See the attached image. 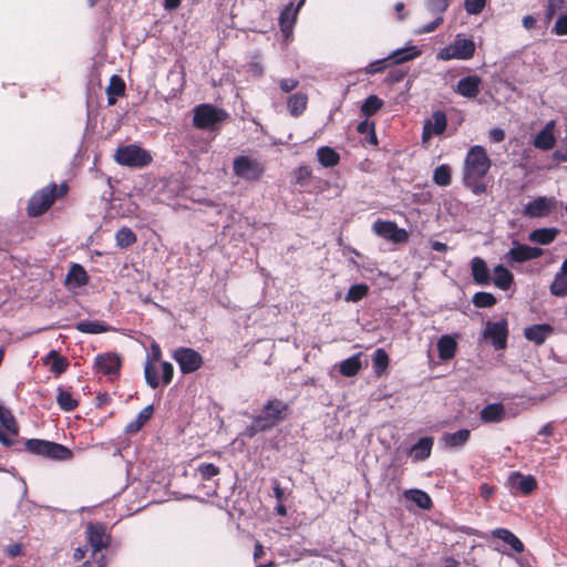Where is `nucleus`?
I'll return each mask as SVG.
<instances>
[{
  "label": "nucleus",
  "mask_w": 567,
  "mask_h": 567,
  "mask_svg": "<svg viewBox=\"0 0 567 567\" xmlns=\"http://www.w3.org/2000/svg\"><path fill=\"white\" fill-rule=\"evenodd\" d=\"M492 166V161L486 150L481 145L472 146L464 159L463 184L470 188L473 194L482 195L487 192V185L484 177Z\"/></svg>",
  "instance_id": "f257e3e1"
},
{
  "label": "nucleus",
  "mask_w": 567,
  "mask_h": 567,
  "mask_svg": "<svg viewBox=\"0 0 567 567\" xmlns=\"http://www.w3.org/2000/svg\"><path fill=\"white\" fill-rule=\"evenodd\" d=\"M288 411V404L281 400H268L262 406L260 414L255 416L251 424L246 429L247 436L252 437L258 432H265L272 429L287 417Z\"/></svg>",
  "instance_id": "f03ea898"
},
{
  "label": "nucleus",
  "mask_w": 567,
  "mask_h": 567,
  "mask_svg": "<svg viewBox=\"0 0 567 567\" xmlns=\"http://www.w3.org/2000/svg\"><path fill=\"white\" fill-rule=\"evenodd\" d=\"M69 186L62 183L58 186L54 182L35 192L27 205L29 217H40L44 215L55 203L56 199L66 195Z\"/></svg>",
  "instance_id": "7ed1b4c3"
},
{
  "label": "nucleus",
  "mask_w": 567,
  "mask_h": 567,
  "mask_svg": "<svg viewBox=\"0 0 567 567\" xmlns=\"http://www.w3.org/2000/svg\"><path fill=\"white\" fill-rule=\"evenodd\" d=\"M193 113L194 127L209 131L216 130L228 116L225 110L206 103L195 106Z\"/></svg>",
  "instance_id": "20e7f679"
},
{
  "label": "nucleus",
  "mask_w": 567,
  "mask_h": 567,
  "mask_svg": "<svg viewBox=\"0 0 567 567\" xmlns=\"http://www.w3.org/2000/svg\"><path fill=\"white\" fill-rule=\"evenodd\" d=\"M420 54L421 51L416 47L399 49L386 58L369 63L362 71L369 75L381 73L391 66L411 61Z\"/></svg>",
  "instance_id": "39448f33"
},
{
  "label": "nucleus",
  "mask_w": 567,
  "mask_h": 567,
  "mask_svg": "<svg viewBox=\"0 0 567 567\" xmlns=\"http://www.w3.org/2000/svg\"><path fill=\"white\" fill-rule=\"evenodd\" d=\"M144 370L147 384L155 389L161 382L168 384L172 381L174 368L161 357H148Z\"/></svg>",
  "instance_id": "423d86ee"
},
{
  "label": "nucleus",
  "mask_w": 567,
  "mask_h": 567,
  "mask_svg": "<svg viewBox=\"0 0 567 567\" xmlns=\"http://www.w3.org/2000/svg\"><path fill=\"white\" fill-rule=\"evenodd\" d=\"M114 159L117 164L127 167H145L152 163L151 154L144 148L131 144L116 150Z\"/></svg>",
  "instance_id": "0eeeda50"
},
{
  "label": "nucleus",
  "mask_w": 567,
  "mask_h": 567,
  "mask_svg": "<svg viewBox=\"0 0 567 567\" xmlns=\"http://www.w3.org/2000/svg\"><path fill=\"white\" fill-rule=\"evenodd\" d=\"M25 449L33 454L52 460L64 461L72 457V452L68 447L51 441L31 439L25 442Z\"/></svg>",
  "instance_id": "6e6552de"
},
{
  "label": "nucleus",
  "mask_w": 567,
  "mask_h": 567,
  "mask_svg": "<svg viewBox=\"0 0 567 567\" xmlns=\"http://www.w3.org/2000/svg\"><path fill=\"white\" fill-rule=\"evenodd\" d=\"M475 43L472 39L461 38L460 34L456 35L455 40L440 50L437 53V59L443 61L449 60H470L475 54Z\"/></svg>",
  "instance_id": "1a4fd4ad"
},
{
  "label": "nucleus",
  "mask_w": 567,
  "mask_h": 567,
  "mask_svg": "<svg viewBox=\"0 0 567 567\" xmlns=\"http://www.w3.org/2000/svg\"><path fill=\"white\" fill-rule=\"evenodd\" d=\"M233 172L247 182H257L265 174V165L249 156L240 155L233 162Z\"/></svg>",
  "instance_id": "9d476101"
},
{
  "label": "nucleus",
  "mask_w": 567,
  "mask_h": 567,
  "mask_svg": "<svg viewBox=\"0 0 567 567\" xmlns=\"http://www.w3.org/2000/svg\"><path fill=\"white\" fill-rule=\"evenodd\" d=\"M557 206L558 200L555 197L538 196L525 205L523 214L529 218L547 217L557 209Z\"/></svg>",
  "instance_id": "9b49d317"
},
{
  "label": "nucleus",
  "mask_w": 567,
  "mask_h": 567,
  "mask_svg": "<svg viewBox=\"0 0 567 567\" xmlns=\"http://www.w3.org/2000/svg\"><path fill=\"white\" fill-rule=\"evenodd\" d=\"M373 231L381 238L394 244L404 243L409 236L405 229L399 228L395 221L378 219L372 225Z\"/></svg>",
  "instance_id": "f8f14e48"
},
{
  "label": "nucleus",
  "mask_w": 567,
  "mask_h": 567,
  "mask_svg": "<svg viewBox=\"0 0 567 567\" xmlns=\"http://www.w3.org/2000/svg\"><path fill=\"white\" fill-rule=\"evenodd\" d=\"M508 328L507 320L502 319L497 322L488 321L484 330V338L488 340L495 350H504L507 344Z\"/></svg>",
  "instance_id": "ddd939ff"
},
{
  "label": "nucleus",
  "mask_w": 567,
  "mask_h": 567,
  "mask_svg": "<svg viewBox=\"0 0 567 567\" xmlns=\"http://www.w3.org/2000/svg\"><path fill=\"white\" fill-rule=\"evenodd\" d=\"M85 534L94 553L106 548L111 543V536L103 524L87 523L85 526Z\"/></svg>",
  "instance_id": "4468645a"
},
{
  "label": "nucleus",
  "mask_w": 567,
  "mask_h": 567,
  "mask_svg": "<svg viewBox=\"0 0 567 567\" xmlns=\"http://www.w3.org/2000/svg\"><path fill=\"white\" fill-rule=\"evenodd\" d=\"M544 254V250L538 247H530L524 244H517L505 254L507 262H525L539 258Z\"/></svg>",
  "instance_id": "2eb2a0df"
},
{
  "label": "nucleus",
  "mask_w": 567,
  "mask_h": 567,
  "mask_svg": "<svg viewBox=\"0 0 567 567\" xmlns=\"http://www.w3.org/2000/svg\"><path fill=\"white\" fill-rule=\"evenodd\" d=\"M306 0H299L296 6L292 2L287 4L279 14V27L282 34L288 38L292 34L297 22V16Z\"/></svg>",
  "instance_id": "dca6fc26"
},
{
  "label": "nucleus",
  "mask_w": 567,
  "mask_h": 567,
  "mask_svg": "<svg viewBox=\"0 0 567 567\" xmlns=\"http://www.w3.org/2000/svg\"><path fill=\"white\" fill-rule=\"evenodd\" d=\"M0 422L4 427L6 432L0 430V442L10 446L14 442V437L18 435V426L11 412L0 404Z\"/></svg>",
  "instance_id": "f3484780"
},
{
  "label": "nucleus",
  "mask_w": 567,
  "mask_h": 567,
  "mask_svg": "<svg viewBox=\"0 0 567 567\" xmlns=\"http://www.w3.org/2000/svg\"><path fill=\"white\" fill-rule=\"evenodd\" d=\"M447 126V117L443 111H435L432 117L425 121L422 132V141H429L432 135H441Z\"/></svg>",
  "instance_id": "a211bd4d"
},
{
  "label": "nucleus",
  "mask_w": 567,
  "mask_h": 567,
  "mask_svg": "<svg viewBox=\"0 0 567 567\" xmlns=\"http://www.w3.org/2000/svg\"><path fill=\"white\" fill-rule=\"evenodd\" d=\"M482 79L476 75H466L456 84L455 93L466 99H476L481 93Z\"/></svg>",
  "instance_id": "6ab92c4d"
},
{
  "label": "nucleus",
  "mask_w": 567,
  "mask_h": 567,
  "mask_svg": "<svg viewBox=\"0 0 567 567\" xmlns=\"http://www.w3.org/2000/svg\"><path fill=\"white\" fill-rule=\"evenodd\" d=\"M508 485L512 492L529 494L536 488V481L533 476H525L520 473H513L508 477Z\"/></svg>",
  "instance_id": "aec40b11"
},
{
  "label": "nucleus",
  "mask_w": 567,
  "mask_h": 567,
  "mask_svg": "<svg viewBox=\"0 0 567 567\" xmlns=\"http://www.w3.org/2000/svg\"><path fill=\"white\" fill-rule=\"evenodd\" d=\"M555 121H549L546 123L544 128L535 136L534 146L542 151H549L556 144V138L554 135Z\"/></svg>",
  "instance_id": "412c9836"
},
{
  "label": "nucleus",
  "mask_w": 567,
  "mask_h": 567,
  "mask_svg": "<svg viewBox=\"0 0 567 567\" xmlns=\"http://www.w3.org/2000/svg\"><path fill=\"white\" fill-rule=\"evenodd\" d=\"M472 277L475 284L481 286H487L491 284V271L481 257H474L471 261Z\"/></svg>",
  "instance_id": "4be33fe9"
},
{
  "label": "nucleus",
  "mask_w": 567,
  "mask_h": 567,
  "mask_svg": "<svg viewBox=\"0 0 567 567\" xmlns=\"http://www.w3.org/2000/svg\"><path fill=\"white\" fill-rule=\"evenodd\" d=\"M94 367L103 374L115 377L118 374L121 361L118 357H96Z\"/></svg>",
  "instance_id": "5701e85b"
},
{
  "label": "nucleus",
  "mask_w": 567,
  "mask_h": 567,
  "mask_svg": "<svg viewBox=\"0 0 567 567\" xmlns=\"http://www.w3.org/2000/svg\"><path fill=\"white\" fill-rule=\"evenodd\" d=\"M493 282L501 290H508L514 284L513 274L503 265H497L493 269Z\"/></svg>",
  "instance_id": "b1692460"
},
{
  "label": "nucleus",
  "mask_w": 567,
  "mask_h": 567,
  "mask_svg": "<svg viewBox=\"0 0 567 567\" xmlns=\"http://www.w3.org/2000/svg\"><path fill=\"white\" fill-rule=\"evenodd\" d=\"M126 85L124 80L120 75H112L110 79L109 86L106 89L107 103L114 105L117 97L125 95Z\"/></svg>",
  "instance_id": "393cba45"
},
{
  "label": "nucleus",
  "mask_w": 567,
  "mask_h": 567,
  "mask_svg": "<svg viewBox=\"0 0 567 567\" xmlns=\"http://www.w3.org/2000/svg\"><path fill=\"white\" fill-rule=\"evenodd\" d=\"M432 446H433L432 437H429V436L422 437L419 440L417 443H415L411 447L410 455L416 462L423 461L431 455Z\"/></svg>",
  "instance_id": "a878e982"
},
{
  "label": "nucleus",
  "mask_w": 567,
  "mask_h": 567,
  "mask_svg": "<svg viewBox=\"0 0 567 567\" xmlns=\"http://www.w3.org/2000/svg\"><path fill=\"white\" fill-rule=\"evenodd\" d=\"M551 332L553 328L549 324H534L526 328L524 334L527 340L540 344Z\"/></svg>",
  "instance_id": "bb28decb"
},
{
  "label": "nucleus",
  "mask_w": 567,
  "mask_h": 567,
  "mask_svg": "<svg viewBox=\"0 0 567 567\" xmlns=\"http://www.w3.org/2000/svg\"><path fill=\"white\" fill-rule=\"evenodd\" d=\"M317 157L323 167H334L340 163L339 153L330 146H320L317 150Z\"/></svg>",
  "instance_id": "cd10ccee"
},
{
  "label": "nucleus",
  "mask_w": 567,
  "mask_h": 567,
  "mask_svg": "<svg viewBox=\"0 0 567 567\" xmlns=\"http://www.w3.org/2000/svg\"><path fill=\"white\" fill-rule=\"evenodd\" d=\"M308 105V96L305 93L297 92L289 96L287 106L290 115L298 117L300 116L307 109Z\"/></svg>",
  "instance_id": "c85d7f7f"
},
{
  "label": "nucleus",
  "mask_w": 567,
  "mask_h": 567,
  "mask_svg": "<svg viewBox=\"0 0 567 567\" xmlns=\"http://www.w3.org/2000/svg\"><path fill=\"white\" fill-rule=\"evenodd\" d=\"M559 230L557 228H538L529 234V240L539 245H549L553 243Z\"/></svg>",
  "instance_id": "c756f323"
},
{
  "label": "nucleus",
  "mask_w": 567,
  "mask_h": 567,
  "mask_svg": "<svg viewBox=\"0 0 567 567\" xmlns=\"http://www.w3.org/2000/svg\"><path fill=\"white\" fill-rule=\"evenodd\" d=\"M403 495L405 499L413 502L422 509H430L432 507L431 497L421 489H408Z\"/></svg>",
  "instance_id": "7c9ffc66"
},
{
  "label": "nucleus",
  "mask_w": 567,
  "mask_h": 567,
  "mask_svg": "<svg viewBox=\"0 0 567 567\" xmlns=\"http://www.w3.org/2000/svg\"><path fill=\"white\" fill-rule=\"evenodd\" d=\"M493 537L502 539L504 543L508 544L516 553H522L524 550L523 543L508 529L497 528L493 530Z\"/></svg>",
  "instance_id": "2f4dec72"
},
{
  "label": "nucleus",
  "mask_w": 567,
  "mask_h": 567,
  "mask_svg": "<svg viewBox=\"0 0 567 567\" xmlns=\"http://www.w3.org/2000/svg\"><path fill=\"white\" fill-rule=\"evenodd\" d=\"M66 281L81 287L89 282V276L81 265L73 264L66 275Z\"/></svg>",
  "instance_id": "473e14b6"
},
{
  "label": "nucleus",
  "mask_w": 567,
  "mask_h": 567,
  "mask_svg": "<svg viewBox=\"0 0 567 567\" xmlns=\"http://www.w3.org/2000/svg\"><path fill=\"white\" fill-rule=\"evenodd\" d=\"M115 240H116L117 247L128 248L136 243L137 237H136L135 233L130 227L124 226V227H121L116 231Z\"/></svg>",
  "instance_id": "72a5a7b5"
},
{
  "label": "nucleus",
  "mask_w": 567,
  "mask_h": 567,
  "mask_svg": "<svg viewBox=\"0 0 567 567\" xmlns=\"http://www.w3.org/2000/svg\"><path fill=\"white\" fill-rule=\"evenodd\" d=\"M468 437L470 431L463 429L454 433H445L442 440L450 447H460L467 442Z\"/></svg>",
  "instance_id": "f704fd0d"
},
{
  "label": "nucleus",
  "mask_w": 567,
  "mask_h": 567,
  "mask_svg": "<svg viewBox=\"0 0 567 567\" xmlns=\"http://www.w3.org/2000/svg\"><path fill=\"white\" fill-rule=\"evenodd\" d=\"M484 422H499L504 419V408L502 404H488L481 412Z\"/></svg>",
  "instance_id": "c9c22d12"
},
{
  "label": "nucleus",
  "mask_w": 567,
  "mask_h": 567,
  "mask_svg": "<svg viewBox=\"0 0 567 567\" xmlns=\"http://www.w3.org/2000/svg\"><path fill=\"white\" fill-rule=\"evenodd\" d=\"M153 414V406L147 405L145 406L135 417L134 421L130 422L126 425V432L127 433H136L152 416Z\"/></svg>",
  "instance_id": "e433bc0d"
},
{
  "label": "nucleus",
  "mask_w": 567,
  "mask_h": 567,
  "mask_svg": "<svg viewBox=\"0 0 567 567\" xmlns=\"http://www.w3.org/2000/svg\"><path fill=\"white\" fill-rule=\"evenodd\" d=\"M43 365L48 367L55 375L63 373L69 367L66 357H44Z\"/></svg>",
  "instance_id": "4c0bfd02"
},
{
  "label": "nucleus",
  "mask_w": 567,
  "mask_h": 567,
  "mask_svg": "<svg viewBox=\"0 0 567 567\" xmlns=\"http://www.w3.org/2000/svg\"><path fill=\"white\" fill-rule=\"evenodd\" d=\"M183 373H192L203 364L202 357H174Z\"/></svg>",
  "instance_id": "58836bf2"
},
{
  "label": "nucleus",
  "mask_w": 567,
  "mask_h": 567,
  "mask_svg": "<svg viewBox=\"0 0 567 567\" xmlns=\"http://www.w3.org/2000/svg\"><path fill=\"white\" fill-rule=\"evenodd\" d=\"M549 291L555 297L567 296V276L557 272L549 286Z\"/></svg>",
  "instance_id": "ea45409f"
},
{
  "label": "nucleus",
  "mask_w": 567,
  "mask_h": 567,
  "mask_svg": "<svg viewBox=\"0 0 567 567\" xmlns=\"http://www.w3.org/2000/svg\"><path fill=\"white\" fill-rule=\"evenodd\" d=\"M361 369L359 357H349L339 364V371L344 377H353Z\"/></svg>",
  "instance_id": "a19ab883"
},
{
  "label": "nucleus",
  "mask_w": 567,
  "mask_h": 567,
  "mask_svg": "<svg viewBox=\"0 0 567 567\" xmlns=\"http://www.w3.org/2000/svg\"><path fill=\"white\" fill-rule=\"evenodd\" d=\"M383 106V101L377 95H369L361 105V113L370 117Z\"/></svg>",
  "instance_id": "79ce46f5"
},
{
  "label": "nucleus",
  "mask_w": 567,
  "mask_h": 567,
  "mask_svg": "<svg viewBox=\"0 0 567 567\" xmlns=\"http://www.w3.org/2000/svg\"><path fill=\"white\" fill-rule=\"evenodd\" d=\"M369 293V286L367 284H357L352 285L347 295L344 300L347 302H358L362 300Z\"/></svg>",
  "instance_id": "37998d69"
},
{
  "label": "nucleus",
  "mask_w": 567,
  "mask_h": 567,
  "mask_svg": "<svg viewBox=\"0 0 567 567\" xmlns=\"http://www.w3.org/2000/svg\"><path fill=\"white\" fill-rule=\"evenodd\" d=\"M472 302L477 308H491L496 305L497 299L491 292L478 291L473 296Z\"/></svg>",
  "instance_id": "c03bdc74"
},
{
  "label": "nucleus",
  "mask_w": 567,
  "mask_h": 567,
  "mask_svg": "<svg viewBox=\"0 0 567 567\" xmlns=\"http://www.w3.org/2000/svg\"><path fill=\"white\" fill-rule=\"evenodd\" d=\"M293 183L298 186L305 187L309 184L312 177V168L308 165H301L293 171Z\"/></svg>",
  "instance_id": "a18cd8bd"
},
{
  "label": "nucleus",
  "mask_w": 567,
  "mask_h": 567,
  "mask_svg": "<svg viewBox=\"0 0 567 567\" xmlns=\"http://www.w3.org/2000/svg\"><path fill=\"white\" fill-rule=\"evenodd\" d=\"M433 181L439 186H449L452 182L451 168L449 165H440L434 169Z\"/></svg>",
  "instance_id": "49530a36"
},
{
  "label": "nucleus",
  "mask_w": 567,
  "mask_h": 567,
  "mask_svg": "<svg viewBox=\"0 0 567 567\" xmlns=\"http://www.w3.org/2000/svg\"><path fill=\"white\" fill-rule=\"evenodd\" d=\"M59 406L64 411H73L78 406V401L73 399L72 394L61 388H59V394L56 396Z\"/></svg>",
  "instance_id": "de8ad7c7"
},
{
  "label": "nucleus",
  "mask_w": 567,
  "mask_h": 567,
  "mask_svg": "<svg viewBox=\"0 0 567 567\" xmlns=\"http://www.w3.org/2000/svg\"><path fill=\"white\" fill-rule=\"evenodd\" d=\"M457 348V342L452 336H442L437 341L439 354H454Z\"/></svg>",
  "instance_id": "09e8293b"
},
{
  "label": "nucleus",
  "mask_w": 567,
  "mask_h": 567,
  "mask_svg": "<svg viewBox=\"0 0 567 567\" xmlns=\"http://www.w3.org/2000/svg\"><path fill=\"white\" fill-rule=\"evenodd\" d=\"M453 0H425L426 9L432 14H443Z\"/></svg>",
  "instance_id": "8fccbe9b"
},
{
  "label": "nucleus",
  "mask_w": 567,
  "mask_h": 567,
  "mask_svg": "<svg viewBox=\"0 0 567 567\" xmlns=\"http://www.w3.org/2000/svg\"><path fill=\"white\" fill-rule=\"evenodd\" d=\"M78 330L85 333H101L106 331L103 323L95 321H81L78 323Z\"/></svg>",
  "instance_id": "3c124183"
},
{
  "label": "nucleus",
  "mask_w": 567,
  "mask_h": 567,
  "mask_svg": "<svg viewBox=\"0 0 567 567\" xmlns=\"http://www.w3.org/2000/svg\"><path fill=\"white\" fill-rule=\"evenodd\" d=\"M486 1L487 0H465L464 8L468 14L477 16L484 10Z\"/></svg>",
  "instance_id": "603ef678"
},
{
  "label": "nucleus",
  "mask_w": 567,
  "mask_h": 567,
  "mask_svg": "<svg viewBox=\"0 0 567 567\" xmlns=\"http://www.w3.org/2000/svg\"><path fill=\"white\" fill-rule=\"evenodd\" d=\"M565 6V0H548L545 8V18L547 21H550L556 12L563 9Z\"/></svg>",
  "instance_id": "864d4df0"
},
{
  "label": "nucleus",
  "mask_w": 567,
  "mask_h": 567,
  "mask_svg": "<svg viewBox=\"0 0 567 567\" xmlns=\"http://www.w3.org/2000/svg\"><path fill=\"white\" fill-rule=\"evenodd\" d=\"M198 472L204 480H209L219 474V468L212 463H203L198 466Z\"/></svg>",
  "instance_id": "5fc2aeb1"
},
{
  "label": "nucleus",
  "mask_w": 567,
  "mask_h": 567,
  "mask_svg": "<svg viewBox=\"0 0 567 567\" xmlns=\"http://www.w3.org/2000/svg\"><path fill=\"white\" fill-rule=\"evenodd\" d=\"M553 32L557 35H567V13L558 17L553 28Z\"/></svg>",
  "instance_id": "6e6d98bb"
},
{
  "label": "nucleus",
  "mask_w": 567,
  "mask_h": 567,
  "mask_svg": "<svg viewBox=\"0 0 567 567\" xmlns=\"http://www.w3.org/2000/svg\"><path fill=\"white\" fill-rule=\"evenodd\" d=\"M435 16H436L435 20L427 24H424L417 31V33H430V32H433L434 30H436L443 23L444 19H443V14H435Z\"/></svg>",
  "instance_id": "4d7b16f0"
},
{
  "label": "nucleus",
  "mask_w": 567,
  "mask_h": 567,
  "mask_svg": "<svg viewBox=\"0 0 567 567\" xmlns=\"http://www.w3.org/2000/svg\"><path fill=\"white\" fill-rule=\"evenodd\" d=\"M299 85V81L297 79H281L279 81V87L284 93H290Z\"/></svg>",
  "instance_id": "13d9d810"
},
{
  "label": "nucleus",
  "mask_w": 567,
  "mask_h": 567,
  "mask_svg": "<svg viewBox=\"0 0 567 567\" xmlns=\"http://www.w3.org/2000/svg\"><path fill=\"white\" fill-rule=\"evenodd\" d=\"M389 365V357H374L373 369L378 375L382 374Z\"/></svg>",
  "instance_id": "bf43d9fd"
},
{
  "label": "nucleus",
  "mask_w": 567,
  "mask_h": 567,
  "mask_svg": "<svg viewBox=\"0 0 567 567\" xmlns=\"http://www.w3.org/2000/svg\"><path fill=\"white\" fill-rule=\"evenodd\" d=\"M406 76V71L393 70L388 73L385 82L388 84H394L401 82Z\"/></svg>",
  "instance_id": "052dcab7"
},
{
  "label": "nucleus",
  "mask_w": 567,
  "mask_h": 567,
  "mask_svg": "<svg viewBox=\"0 0 567 567\" xmlns=\"http://www.w3.org/2000/svg\"><path fill=\"white\" fill-rule=\"evenodd\" d=\"M489 138L494 143H501L505 140V132L502 128H493L489 131Z\"/></svg>",
  "instance_id": "680f3d73"
},
{
  "label": "nucleus",
  "mask_w": 567,
  "mask_h": 567,
  "mask_svg": "<svg viewBox=\"0 0 567 567\" xmlns=\"http://www.w3.org/2000/svg\"><path fill=\"white\" fill-rule=\"evenodd\" d=\"M375 127V124L374 122H371L369 120H364L362 122L359 123L358 127H357V131L360 133V134H367L369 133L371 130H373Z\"/></svg>",
  "instance_id": "e2e57ef3"
},
{
  "label": "nucleus",
  "mask_w": 567,
  "mask_h": 567,
  "mask_svg": "<svg viewBox=\"0 0 567 567\" xmlns=\"http://www.w3.org/2000/svg\"><path fill=\"white\" fill-rule=\"evenodd\" d=\"M21 545L20 544H11L8 545L4 549L6 554L10 557H17L21 554Z\"/></svg>",
  "instance_id": "0e129e2a"
},
{
  "label": "nucleus",
  "mask_w": 567,
  "mask_h": 567,
  "mask_svg": "<svg viewBox=\"0 0 567 567\" xmlns=\"http://www.w3.org/2000/svg\"><path fill=\"white\" fill-rule=\"evenodd\" d=\"M365 142L370 145H378V137L375 133V127L365 134Z\"/></svg>",
  "instance_id": "69168bd1"
},
{
  "label": "nucleus",
  "mask_w": 567,
  "mask_h": 567,
  "mask_svg": "<svg viewBox=\"0 0 567 567\" xmlns=\"http://www.w3.org/2000/svg\"><path fill=\"white\" fill-rule=\"evenodd\" d=\"M494 494V488L488 486L487 484H483L481 486V495L482 497L488 499Z\"/></svg>",
  "instance_id": "338daca9"
},
{
  "label": "nucleus",
  "mask_w": 567,
  "mask_h": 567,
  "mask_svg": "<svg viewBox=\"0 0 567 567\" xmlns=\"http://www.w3.org/2000/svg\"><path fill=\"white\" fill-rule=\"evenodd\" d=\"M182 0H164V8L168 11L175 10L181 6Z\"/></svg>",
  "instance_id": "774afa93"
}]
</instances>
